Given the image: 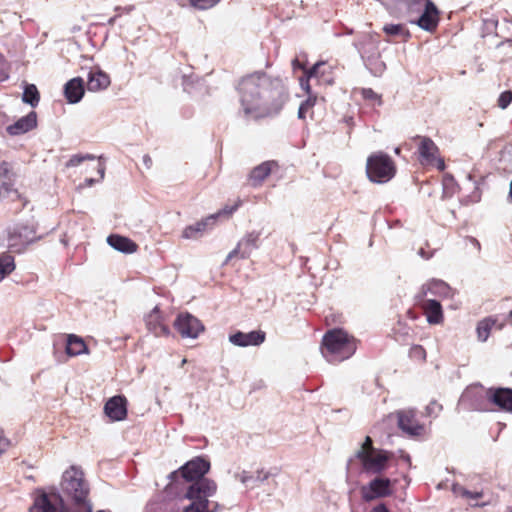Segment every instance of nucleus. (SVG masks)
<instances>
[{"mask_svg": "<svg viewBox=\"0 0 512 512\" xmlns=\"http://www.w3.org/2000/svg\"><path fill=\"white\" fill-rule=\"evenodd\" d=\"M265 337V332L261 330L248 333L238 331L229 336V341L239 347L258 346L265 341Z\"/></svg>", "mask_w": 512, "mask_h": 512, "instance_id": "nucleus-17", "label": "nucleus"}, {"mask_svg": "<svg viewBox=\"0 0 512 512\" xmlns=\"http://www.w3.org/2000/svg\"><path fill=\"white\" fill-rule=\"evenodd\" d=\"M395 153H396V154H400V148H399V147H397V148L395 149Z\"/></svg>", "mask_w": 512, "mask_h": 512, "instance_id": "nucleus-58", "label": "nucleus"}, {"mask_svg": "<svg viewBox=\"0 0 512 512\" xmlns=\"http://www.w3.org/2000/svg\"><path fill=\"white\" fill-rule=\"evenodd\" d=\"M395 172V165L387 154L379 152L368 157L366 173L372 182L386 183L394 177Z\"/></svg>", "mask_w": 512, "mask_h": 512, "instance_id": "nucleus-6", "label": "nucleus"}, {"mask_svg": "<svg viewBox=\"0 0 512 512\" xmlns=\"http://www.w3.org/2000/svg\"><path fill=\"white\" fill-rule=\"evenodd\" d=\"M85 159H94V156L93 155H86V156L74 155L69 159L66 166L67 167H76V166L80 165Z\"/></svg>", "mask_w": 512, "mask_h": 512, "instance_id": "nucleus-39", "label": "nucleus"}, {"mask_svg": "<svg viewBox=\"0 0 512 512\" xmlns=\"http://www.w3.org/2000/svg\"><path fill=\"white\" fill-rule=\"evenodd\" d=\"M0 195H2V191L0 190Z\"/></svg>", "mask_w": 512, "mask_h": 512, "instance_id": "nucleus-62", "label": "nucleus"}, {"mask_svg": "<svg viewBox=\"0 0 512 512\" xmlns=\"http://www.w3.org/2000/svg\"><path fill=\"white\" fill-rule=\"evenodd\" d=\"M460 493H461V495H463L465 497L473 498V499H478L482 496L481 492H470L463 488L460 489Z\"/></svg>", "mask_w": 512, "mask_h": 512, "instance_id": "nucleus-47", "label": "nucleus"}, {"mask_svg": "<svg viewBox=\"0 0 512 512\" xmlns=\"http://www.w3.org/2000/svg\"><path fill=\"white\" fill-rule=\"evenodd\" d=\"M30 512H69L64 500L57 494H41L34 500Z\"/></svg>", "mask_w": 512, "mask_h": 512, "instance_id": "nucleus-10", "label": "nucleus"}, {"mask_svg": "<svg viewBox=\"0 0 512 512\" xmlns=\"http://www.w3.org/2000/svg\"><path fill=\"white\" fill-rule=\"evenodd\" d=\"M484 400L497 405L502 410L512 412V389L508 388L493 390L485 389L482 386H472L463 392L460 404H468V407L473 410H485Z\"/></svg>", "mask_w": 512, "mask_h": 512, "instance_id": "nucleus-4", "label": "nucleus"}, {"mask_svg": "<svg viewBox=\"0 0 512 512\" xmlns=\"http://www.w3.org/2000/svg\"><path fill=\"white\" fill-rule=\"evenodd\" d=\"M510 512H512V508H511V511H510Z\"/></svg>", "mask_w": 512, "mask_h": 512, "instance_id": "nucleus-63", "label": "nucleus"}, {"mask_svg": "<svg viewBox=\"0 0 512 512\" xmlns=\"http://www.w3.org/2000/svg\"><path fill=\"white\" fill-rule=\"evenodd\" d=\"M111 83L110 77L100 68L90 69L87 77V89L90 92L105 90Z\"/></svg>", "mask_w": 512, "mask_h": 512, "instance_id": "nucleus-22", "label": "nucleus"}, {"mask_svg": "<svg viewBox=\"0 0 512 512\" xmlns=\"http://www.w3.org/2000/svg\"><path fill=\"white\" fill-rule=\"evenodd\" d=\"M430 325H439L444 321L443 309L439 301L434 299H417Z\"/></svg>", "mask_w": 512, "mask_h": 512, "instance_id": "nucleus-16", "label": "nucleus"}, {"mask_svg": "<svg viewBox=\"0 0 512 512\" xmlns=\"http://www.w3.org/2000/svg\"><path fill=\"white\" fill-rule=\"evenodd\" d=\"M97 171L99 173V179L98 180H95L93 178H86L85 179V186L87 187H91L94 183L102 180L104 178V174H105V167L103 164L99 163L98 166H97Z\"/></svg>", "mask_w": 512, "mask_h": 512, "instance_id": "nucleus-40", "label": "nucleus"}, {"mask_svg": "<svg viewBox=\"0 0 512 512\" xmlns=\"http://www.w3.org/2000/svg\"><path fill=\"white\" fill-rule=\"evenodd\" d=\"M442 409V406L440 404H438L436 401H432L429 403V405H427L426 407V412H427V415L429 416H437L438 413L441 411Z\"/></svg>", "mask_w": 512, "mask_h": 512, "instance_id": "nucleus-42", "label": "nucleus"}, {"mask_svg": "<svg viewBox=\"0 0 512 512\" xmlns=\"http://www.w3.org/2000/svg\"><path fill=\"white\" fill-rule=\"evenodd\" d=\"M260 231H251L246 233L237 243V246L227 255L225 263L232 258L239 256L242 259L250 257L252 252L260 246Z\"/></svg>", "mask_w": 512, "mask_h": 512, "instance_id": "nucleus-9", "label": "nucleus"}, {"mask_svg": "<svg viewBox=\"0 0 512 512\" xmlns=\"http://www.w3.org/2000/svg\"><path fill=\"white\" fill-rule=\"evenodd\" d=\"M186 362H187V360H186V359H183V360H182V364H185Z\"/></svg>", "mask_w": 512, "mask_h": 512, "instance_id": "nucleus-61", "label": "nucleus"}, {"mask_svg": "<svg viewBox=\"0 0 512 512\" xmlns=\"http://www.w3.org/2000/svg\"><path fill=\"white\" fill-rule=\"evenodd\" d=\"M496 324V320L489 317L481 320L476 328L477 338L480 342H485L489 338L492 327Z\"/></svg>", "mask_w": 512, "mask_h": 512, "instance_id": "nucleus-30", "label": "nucleus"}, {"mask_svg": "<svg viewBox=\"0 0 512 512\" xmlns=\"http://www.w3.org/2000/svg\"><path fill=\"white\" fill-rule=\"evenodd\" d=\"M86 350V344L84 341L75 336V335H69L67 339V345H66V353L69 356H78L85 352Z\"/></svg>", "mask_w": 512, "mask_h": 512, "instance_id": "nucleus-28", "label": "nucleus"}, {"mask_svg": "<svg viewBox=\"0 0 512 512\" xmlns=\"http://www.w3.org/2000/svg\"><path fill=\"white\" fill-rule=\"evenodd\" d=\"M412 352L423 359L425 358V350L419 345L414 346Z\"/></svg>", "mask_w": 512, "mask_h": 512, "instance_id": "nucleus-49", "label": "nucleus"}, {"mask_svg": "<svg viewBox=\"0 0 512 512\" xmlns=\"http://www.w3.org/2000/svg\"><path fill=\"white\" fill-rule=\"evenodd\" d=\"M507 320L509 323L512 324V310L509 312L508 316H507Z\"/></svg>", "mask_w": 512, "mask_h": 512, "instance_id": "nucleus-56", "label": "nucleus"}, {"mask_svg": "<svg viewBox=\"0 0 512 512\" xmlns=\"http://www.w3.org/2000/svg\"><path fill=\"white\" fill-rule=\"evenodd\" d=\"M116 19H117V16L111 17V18L108 20V24H109V25H113V24L115 23Z\"/></svg>", "mask_w": 512, "mask_h": 512, "instance_id": "nucleus-55", "label": "nucleus"}, {"mask_svg": "<svg viewBox=\"0 0 512 512\" xmlns=\"http://www.w3.org/2000/svg\"><path fill=\"white\" fill-rule=\"evenodd\" d=\"M14 173L11 170V165L8 162H2L0 164V190L2 194L5 192L7 194L13 192L11 188V182L13 180ZM17 194V191H14Z\"/></svg>", "mask_w": 512, "mask_h": 512, "instance_id": "nucleus-27", "label": "nucleus"}, {"mask_svg": "<svg viewBox=\"0 0 512 512\" xmlns=\"http://www.w3.org/2000/svg\"><path fill=\"white\" fill-rule=\"evenodd\" d=\"M361 94L364 99L371 100V101H377L378 104H381L380 96L376 92H374L371 88H363L361 90Z\"/></svg>", "mask_w": 512, "mask_h": 512, "instance_id": "nucleus-38", "label": "nucleus"}, {"mask_svg": "<svg viewBox=\"0 0 512 512\" xmlns=\"http://www.w3.org/2000/svg\"><path fill=\"white\" fill-rule=\"evenodd\" d=\"M189 4L198 10H207L214 7L220 0H188Z\"/></svg>", "mask_w": 512, "mask_h": 512, "instance_id": "nucleus-33", "label": "nucleus"}, {"mask_svg": "<svg viewBox=\"0 0 512 512\" xmlns=\"http://www.w3.org/2000/svg\"><path fill=\"white\" fill-rule=\"evenodd\" d=\"M174 326L184 338H197L204 330V326L201 324L200 320L189 313L178 315Z\"/></svg>", "mask_w": 512, "mask_h": 512, "instance_id": "nucleus-11", "label": "nucleus"}, {"mask_svg": "<svg viewBox=\"0 0 512 512\" xmlns=\"http://www.w3.org/2000/svg\"><path fill=\"white\" fill-rule=\"evenodd\" d=\"M399 428L409 436H420L424 433V426L420 424L413 410L397 412Z\"/></svg>", "mask_w": 512, "mask_h": 512, "instance_id": "nucleus-15", "label": "nucleus"}, {"mask_svg": "<svg viewBox=\"0 0 512 512\" xmlns=\"http://www.w3.org/2000/svg\"><path fill=\"white\" fill-rule=\"evenodd\" d=\"M266 478L267 476L261 479V481H263ZM239 479L244 485L248 486L250 484H254L257 480H260V477L258 476L257 478H254V476L248 475L246 472H243L242 474H240Z\"/></svg>", "mask_w": 512, "mask_h": 512, "instance_id": "nucleus-41", "label": "nucleus"}, {"mask_svg": "<svg viewBox=\"0 0 512 512\" xmlns=\"http://www.w3.org/2000/svg\"><path fill=\"white\" fill-rule=\"evenodd\" d=\"M316 100H317V97L316 96H312V95H309V97L307 98L306 101H304L300 107H299V110H298V117L300 119H304L305 116H306V113L308 112V110L310 108H312L315 103H316Z\"/></svg>", "mask_w": 512, "mask_h": 512, "instance_id": "nucleus-35", "label": "nucleus"}, {"mask_svg": "<svg viewBox=\"0 0 512 512\" xmlns=\"http://www.w3.org/2000/svg\"><path fill=\"white\" fill-rule=\"evenodd\" d=\"M107 243L115 250L122 253H134L137 250V244L127 237L120 235H110L107 237Z\"/></svg>", "mask_w": 512, "mask_h": 512, "instance_id": "nucleus-26", "label": "nucleus"}, {"mask_svg": "<svg viewBox=\"0 0 512 512\" xmlns=\"http://www.w3.org/2000/svg\"><path fill=\"white\" fill-rule=\"evenodd\" d=\"M209 469L210 463L200 457L188 461L180 468L181 475L185 480L194 481L185 493V498L191 503L183 512H215L218 508L217 503L214 509L208 508V497L213 496L217 489L214 481L203 478Z\"/></svg>", "mask_w": 512, "mask_h": 512, "instance_id": "nucleus-2", "label": "nucleus"}, {"mask_svg": "<svg viewBox=\"0 0 512 512\" xmlns=\"http://www.w3.org/2000/svg\"><path fill=\"white\" fill-rule=\"evenodd\" d=\"M292 66H293V69H303L301 63L299 62L298 59H293L292 61Z\"/></svg>", "mask_w": 512, "mask_h": 512, "instance_id": "nucleus-52", "label": "nucleus"}, {"mask_svg": "<svg viewBox=\"0 0 512 512\" xmlns=\"http://www.w3.org/2000/svg\"><path fill=\"white\" fill-rule=\"evenodd\" d=\"M22 100L24 103L36 107L40 100V95L37 87L34 84H27L24 88Z\"/></svg>", "mask_w": 512, "mask_h": 512, "instance_id": "nucleus-32", "label": "nucleus"}, {"mask_svg": "<svg viewBox=\"0 0 512 512\" xmlns=\"http://www.w3.org/2000/svg\"><path fill=\"white\" fill-rule=\"evenodd\" d=\"M383 31L390 36H398L405 33L404 26L401 24H386ZM408 35V32H406Z\"/></svg>", "mask_w": 512, "mask_h": 512, "instance_id": "nucleus-36", "label": "nucleus"}, {"mask_svg": "<svg viewBox=\"0 0 512 512\" xmlns=\"http://www.w3.org/2000/svg\"><path fill=\"white\" fill-rule=\"evenodd\" d=\"M356 349L355 338L342 329L330 330L323 336L321 352L330 363H338L350 358Z\"/></svg>", "mask_w": 512, "mask_h": 512, "instance_id": "nucleus-5", "label": "nucleus"}, {"mask_svg": "<svg viewBox=\"0 0 512 512\" xmlns=\"http://www.w3.org/2000/svg\"><path fill=\"white\" fill-rule=\"evenodd\" d=\"M512 101V92L511 91H504L500 94L498 98V106L501 109H506Z\"/></svg>", "mask_w": 512, "mask_h": 512, "instance_id": "nucleus-37", "label": "nucleus"}, {"mask_svg": "<svg viewBox=\"0 0 512 512\" xmlns=\"http://www.w3.org/2000/svg\"><path fill=\"white\" fill-rule=\"evenodd\" d=\"M325 62H317L310 68L309 70H306L308 73V78H319L325 74V68H326Z\"/></svg>", "mask_w": 512, "mask_h": 512, "instance_id": "nucleus-34", "label": "nucleus"}, {"mask_svg": "<svg viewBox=\"0 0 512 512\" xmlns=\"http://www.w3.org/2000/svg\"><path fill=\"white\" fill-rule=\"evenodd\" d=\"M278 165L275 161H266L253 168L249 175V181L253 187L260 186Z\"/></svg>", "mask_w": 512, "mask_h": 512, "instance_id": "nucleus-25", "label": "nucleus"}, {"mask_svg": "<svg viewBox=\"0 0 512 512\" xmlns=\"http://www.w3.org/2000/svg\"><path fill=\"white\" fill-rule=\"evenodd\" d=\"M370 512H389V510L384 504H379L376 507H374Z\"/></svg>", "mask_w": 512, "mask_h": 512, "instance_id": "nucleus-51", "label": "nucleus"}, {"mask_svg": "<svg viewBox=\"0 0 512 512\" xmlns=\"http://www.w3.org/2000/svg\"><path fill=\"white\" fill-rule=\"evenodd\" d=\"M89 492V484L81 468L71 466L62 475V494H56L64 500L69 512H91Z\"/></svg>", "mask_w": 512, "mask_h": 512, "instance_id": "nucleus-3", "label": "nucleus"}, {"mask_svg": "<svg viewBox=\"0 0 512 512\" xmlns=\"http://www.w3.org/2000/svg\"><path fill=\"white\" fill-rule=\"evenodd\" d=\"M9 446L10 440L4 436L3 430L0 429V455L4 453Z\"/></svg>", "mask_w": 512, "mask_h": 512, "instance_id": "nucleus-45", "label": "nucleus"}, {"mask_svg": "<svg viewBox=\"0 0 512 512\" xmlns=\"http://www.w3.org/2000/svg\"><path fill=\"white\" fill-rule=\"evenodd\" d=\"M241 112L246 118L260 119L278 114L287 95L282 81L264 72L244 76L238 83Z\"/></svg>", "mask_w": 512, "mask_h": 512, "instance_id": "nucleus-1", "label": "nucleus"}, {"mask_svg": "<svg viewBox=\"0 0 512 512\" xmlns=\"http://www.w3.org/2000/svg\"><path fill=\"white\" fill-rule=\"evenodd\" d=\"M14 257L8 253L0 254V282L15 270Z\"/></svg>", "mask_w": 512, "mask_h": 512, "instance_id": "nucleus-29", "label": "nucleus"}, {"mask_svg": "<svg viewBox=\"0 0 512 512\" xmlns=\"http://www.w3.org/2000/svg\"><path fill=\"white\" fill-rule=\"evenodd\" d=\"M503 326H504V324H503V323H502V324H500V325H499V329H502V328H503Z\"/></svg>", "mask_w": 512, "mask_h": 512, "instance_id": "nucleus-60", "label": "nucleus"}, {"mask_svg": "<svg viewBox=\"0 0 512 512\" xmlns=\"http://www.w3.org/2000/svg\"><path fill=\"white\" fill-rule=\"evenodd\" d=\"M466 241L469 242L472 245V247L476 250L477 253L480 252L481 245H480V242L476 238H474V237H467Z\"/></svg>", "mask_w": 512, "mask_h": 512, "instance_id": "nucleus-48", "label": "nucleus"}, {"mask_svg": "<svg viewBox=\"0 0 512 512\" xmlns=\"http://www.w3.org/2000/svg\"><path fill=\"white\" fill-rule=\"evenodd\" d=\"M8 78V75L4 72L0 73V82L6 80Z\"/></svg>", "mask_w": 512, "mask_h": 512, "instance_id": "nucleus-54", "label": "nucleus"}, {"mask_svg": "<svg viewBox=\"0 0 512 512\" xmlns=\"http://www.w3.org/2000/svg\"><path fill=\"white\" fill-rule=\"evenodd\" d=\"M240 206V201H238L235 205L233 206H225L222 210H220L216 215H213L214 216V219L217 217V216H220V215H226V216H230L231 214H233L237 209L238 207Z\"/></svg>", "mask_w": 512, "mask_h": 512, "instance_id": "nucleus-43", "label": "nucleus"}, {"mask_svg": "<svg viewBox=\"0 0 512 512\" xmlns=\"http://www.w3.org/2000/svg\"><path fill=\"white\" fill-rule=\"evenodd\" d=\"M355 457L361 461L366 473L380 474L387 468L390 454L385 450H375L369 454L363 450H358Z\"/></svg>", "mask_w": 512, "mask_h": 512, "instance_id": "nucleus-7", "label": "nucleus"}, {"mask_svg": "<svg viewBox=\"0 0 512 512\" xmlns=\"http://www.w3.org/2000/svg\"><path fill=\"white\" fill-rule=\"evenodd\" d=\"M214 216L207 218L205 221L198 222L194 225L187 226L182 233V237L185 239H195L205 230L207 222L213 220Z\"/></svg>", "mask_w": 512, "mask_h": 512, "instance_id": "nucleus-31", "label": "nucleus"}, {"mask_svg": "<svg viewBox=\"0 0 512 512\" xmlns=\"http://www.w3.org/2000/svg\"><path fill=\"white\" fill-rule=\"evenodd\" d=\"M37 126V114L31 111L26 116L21 117L15 123L7 126L6 131L11 136H18L29 132Z\"/></svg>", "mask_w": 512, "mask_h": 512, "instance_id": "nucleus-21", "label": "nucleus"}, {"mask_svg": "<svg viewBox=\"0 0 512 512\" xmlns=\"http://www.w3.org/2000/svg\"><path fill=\"white\" fill-rule=\"evenodd\" d=\"M419 254H420L422 257H424V250H423V249H421V250L419 251Z\"/></svg>", "mask_w": 512, "mask_h": 512, "instance_id": "nucleus-59", "label": "nucleus"}, {"mask_svg": "<svg viewBox=\"0 0 512 512\" xmlns=\"http://www.w3.org/2000/svg\"><path fill=\"white\" fill-rule=\"evenodd\" d=\"M430 293L434 296L449 298L452 295L451 288L442 280L433 279L423 284L416 295V299L425 298Z\"/></svg>", "mask_w": 512, "mask_h": 512, "instance_id": "nucleus-19", "label": "nucleus"}, {"mask_svg": "<svg viewBox=\"0 0 512 512\" xmlns=\"http://www.w3.org/2000/svg\"><path fill=\"white\" fill-rule=\"evenodd\" d=\"M308 73L305 71L304 76L300 78V86L308 95H311Z\"/></svg>", "mask_w": 512, "mask_h": 512, "instance_id": "nucleus-44", "label": "nucleus"}, {"mask_svg": "<svg viewBox=\"0 0 512 512\" xmlns=\"http://www.w3.org/2000/svg\"><path fill=\"white\" fill-rule=\"evenodd\" d=\"M143 162L149 168L151 166V164H152V159L150 158L149 155H145L143 157Z\"/></svg>", "mask_w": 512, "mask_h": 512, "instance_id": "nucleus-53", "label": "nucleus"}, {"mask_svg": "<svg viewBox=\"0 0 512 512\" xmlns=\"http://www.w3.org/2000/svg\"><path fill=\"white\" fill-rule=\"evenodd\" d=\"M355 47L363 60L370 62L380 56L378 34H365Z\"/></svg>", "mask_w": 512, "mask_h": 512, "instance_id": "nucleus-14", "label": "nucleus"}, {"mask_svg": "<svg viewBox=\"0 0 512 512\" xmlns=\"http://www.w3.org/2000/svg\"><path fill=\"white\" fill-rule=\"evenodd\" d=\"M509 197H510V198H511V200H512V180H511V183H510Z\"/></svg>", "mask_w": 512, "mask_h": 512, "instance_id": "nucleus-57", "label": "nucleus"}, {"mask_svg": "<svg viewBox=\"0 0 512 512\" xmlns=\"http://www.w3.org/2000/svg\"><path fill=\"white\" fill-rule=\"evenodd\" d=\"M391 481L388 478H375L367 486L361 488L362 499L370 502L377 498L389 496L391 491Z\"/></svg>", "mask_w": 512, "mask_h": 512, "instance_id": "nucleus-13", "label": "nucleus"}, {"mask_svg": "<svg viewBox=\"0 0 512 512\" xmlns=\"http://www.w3.org/2000/svg\"><path fill=\"white\" fill-rule=\"evenodd\" d=\"M104 411L112 420H123L127 414L125 398L122 396H114L110 398L105 404Z\"/></svg>", "mask_w": 512, "mask_h": 512, "instance_id": "nucleus-24", "label": "nucleus"}, {"mask_svg": "<svg viewBox=\"0 0 512 512\" xmlns=\"http://www.w3.org/2000/svg\"><path fill=\"white\" fill-rule=\"evenodd\" d=\"M35 239V230L28 225H15L8 232L9 247L17 252H21L23 248L34 242Z\"/></svg>", "mask_w": 512, "mask_h": 512, "instance_id": "nucleus-8", "label": "nucleus"}, {"mask_svg": "<svg viewBox=\"0 0 512 512\" xmlns=\"http://www.w3.org/2000/svg\"><path fill=\"white\" fill-rule=\"evenodd\" d=\"M420 141L418 146L419 161L422 165L433 164L439 153L437 145L432 139L426 136H418Z\"/></svg>", "mask_w": 512, "mask_h": 512, "instance_id": "nucleus-18", "label": "nucleus"}, {"mask_svg": "<svg viewBox=\"0 0 512 512\" xmlns=\"http://www.w3.org/2000/svg\"><path fill=\"white\" fill-rule=\"evenodd\" d=\"M434 163H436L438 170L443 171L445 169L444 160L438 157V155L436 156V160L434 161Z\"/></svg>", "mask_w": 512, "mask_h": 512, "instance_id": "nucleus-50", "label": "nucleus"}, {"mask_svg": "<svg viewBox=\"0 0 512 512\" xmlns=\"http://www.w3.org/2000/svg\"><path fill=\"white\" fill-rule=\"evenodd\" d=\"M359 450H363V451H365L368 454L376 450L373 447L372 439L369 436H367L365 438V441H364V443L362 444V446H361V448Z\"/></svg>", "mask_w": 512, "mask_h": 512, "instance_id": "nucleus-46", "label": "nucleus"}, {"mask_svg": "<svg viewBox=\"0 0 512 512\" xmlns=\"http://www.w3.org/2000/svg\"><path fill=\"white\" fill-rule=\"evenodd\" d=\"M84 93V80L81 77L72 78L64 85V95L67 102L70 104L80 102Z\"/></svg>", "mask_w": 512, "mask_h": 512, "instance_id": "nucleus-23", "label": "nucleus"}, {"mask_svg": "<svg viewBox=\"0 0 512 512\" xmlns=\"http://www.w3.org/2000/svg\"><path fill=\"white\" fill-rule=\"evenodd\" d=\"M146 327L149 332L156 337L168 336L170 334L169 327L164 323L159 308L156 306L145 317Z\"/></svg>", "mask_w": 512, "mask_h": 512, "instance_id": "nucleus-20", "label": "nucleus"}, {"mask_svg": "<svg viewBox=\"0 0 512 512\" xmlns=\"http://www.w3.org/2000/svg\"><path fill=\"white\" fill-rule=\"evenodd\" d=\"M409 22L416 24L427 32H432L437 28L439 23V10L432 1L427 2L422 12L418 16L411 18Z\"/></svg>", "mask_w": 512, "mask_h": 512, "instance_id": "nucleus-12", "label": "nucleus"}]
</instances>
